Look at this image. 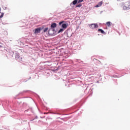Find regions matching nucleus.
Wrapping results in <instances>:
<instances>
[{
	"mask_svg": "<svg viewBox=\"0 0 130 130\" xmlns=\"http://www.w3.org/2000/svg\"><path fill=\"white\" fill-rule=\"evenodd\" d=\"M117 2H119V1H120V0H117Z\"/></svg>",
	"mask_w": 130,
	"mask_h": 130,
	"instance_id": "nucleus-17",
	"label": "nucleus"
},
{
	"mask_svg": "<svg viewBox=\"0 0 130 130\" xmlns=\"http://www.w3.org/2000/svg\"><path fill=\"white\" fill-rule=\"evenodd\" d=\"M4 13H2L1 15L0 16V19H2L4 17Z\"/></svg>",
	"mask_w": 130,
	"mask_h": 130,
	"instance_id": "nucleus-13",
	"label": "nucleus"
},
{
	"mask_svg": "<svg viewBox=\"0 0 130 130\" xmlns=\"http://www.w3.org/2000/svg\"><path fill=\"white\" fill-rule=\"evenodd\" d=\"M111 23L110 22H107V23H106V25H107V26H110V24H111Z\"/></svg>",
	"mask_w": 130,
	"mask_h": 130,
	"instance_id": "nucleus-12",
	"label": "nucleus"
},
{
	"mask_svg": "<svg viewBox=\"0 0 130 130\" xmlns=\"http://www.w3.org/2000/svg\"><path fill=\"white\" fill-rule=\"evenodd\" d=\"M61 26L63 29H67V28L68 27V25L66 23H63Z\"/></svg>",
	"mask_w": 130,
	"mask_h": 130,
	"instance_id": "nucleus-6",
	"label": "nucleus"
},
{
	"mask_svg": "<svg viewBox=\"0 0 130 130\" xmlns=\"http://www.w3.org/2000/svg\"><path fill=\"white\" fill-rule=\"evenodd\" d=\"M122 1H124V0H122Z\"/></svg>",
	"mask_w": 130,
	"mask_h": 130,
	"instance_id": "nucleus-19",
	"label": "nucleus"
},
{
	"mask_svg": "<svg viewBox=\"0 0 130 130\" xmlns=\"http://www.w3.org/2000/svg\"><path fill=\"white\" fill-rule=\"evenodd\" d=\"M82 7V5L81 4H79L78 5L76 6V8H81Z\"/></svg>",
	"mask_w": 130,
	"mask_h": 130,
	"instance_id": "nucleus-10",
	"label": "nucleus"
},
{
	"mask_svg": "<svg viewBox=\"0 0 130 130\" xmlns=\"http://www.w3.org/2000/svg\"><path fill=\"white\" fill-rule=\"evenodd\" d=\"M103 4V1L100 2L97 5L95 6V8H99Z\"/></svg>",
	"mask_w": 130,
	"mask_h": 130,
	"instance_id": "nucleus-4",
	"label": "nucleus"
},
{
	"mask_svg": "<svg viewBox=\"0 0 130 130\" xmlns=\"http://www.w3.org/2000/svg\"><path fill=\"white\" fill-rule=\"evenodd\" d=\"M98 31H99V32H101V33H102V34H105V32L102 29H99Z\"/></svg>",
	"mask_w": 130,
	"mask_h": 130,
	"instance_id": "nucleus-7",
	"label": "nucleus"
},
{
	"mask_svg": "<svg viewBox=\"0 0 130 130\" xmlns=\"http://www.w3.org/2000/svg\"><path fill=\"white\" fill-rule=\"evenodd\" d=\"M47 31H48V27L45 28L44 30V33H45V32H47Z\"/></svg>",
	"mask_w": 130,
	"mask_h": 130,
	"instance_id": "nucleus-11",
	"label": "nucleus"
},
{
	"mask_svg": "<svg viewBox=\"0 0 130 130\" xmlns=\"http://www.w3.org/2000/svg\"><path fill=\"white\" fill-rule=\"evenodd\" d=\"M0 13H1V8H0Z\"/></svg>",
	"mask_w": 130,
	"mask_h": 130,
	"instance_id": "nucleus-18",
	"label": "nucleus"
},
{
	"mask_svg": "<svg viewBox=\"0 0 130 130\" xmlns=\"http://www.w3.org/2000/svg\"><path fill=\"white\" fill-rule=\"evenodd\" d=\"M94 60H97V59H96V58H94V59H93V61H94Z\"/></svg>",
	"mask_w": 130,
	"mask_h": 130,
	"instance_id": "nucleus-16",
	"label": "nucleus"
},
{
	"mask_svg": "<svg viewBox=\"0 0 130 130\" xmlns=\"http://www.w3.org/2000/svg\"><path fill=\"white\" fill-rule=\"evenodd\" d=\"M63 22L64 21H61L59 23V25H61V24H62V23H63Z\"/></svg>",
	"mask_w": 130,
	"mask_h": 130,
	"instance_id": "nucleus-15",
	"label": "nucleus"
},
{
	"mask_svg": "<svg viewBox=\"0 0 130 130\" xmlns=\"http://www.w3.org/2000/svg\"><path fill=\"white\" fill-rule=\"evenodd\" d=\"M121 7H122L123 10H129L130 9V5H124V3H122L121 4Z\"/></svg>",
	"mask_w": 130,
	"mask_h": 130,
	"instance_id": "nucleus-2",
	"label": "nucleus"
},
{
	"mask_svg": "<svg viewBox=\"0 0 130 130\" xmlns=\"http://www.w3.org/2000/svg\"><path fill=\"white\" fill-rule=\"evenodd\" d=\"M63 31H64V29L63 28H61L59 30L58 33H61V32H63Z\"/></svg>",
	"mask_w": 130,
	"mask_h": 130,
	"instance_id": "nucleus-9",
	"label": "nucleus"
},
{
	"mask_svg": "<svg viewBox=\"0 0 130 130\" xmlns=\"http://www.w3.org/2000/svg\"><path fill=\"white\" fill-rule=\"evenodd\" d=\"M40 31H41V28H36L35 29V34H37L38 33H40Z\"/></svg>",
	"mask_w": 130,
	"mask_h": 130,
	"instance_id": "nucleus-5",
	"label": "nucleus"
},
{
	"mask_svg": "<svg viewBox=\"0 0 130 130\" xmlns=\"http://www.w3.org/2000/svg\"><path fill=\"white\" fill-rule=\"evenodd\" d=\"M78 3V0H74L72 4L73 5H77V3Z\"/></svg>",
	"mask_w": 130,
	"mask_h": 130,
	"instance_id": "nucleus-8",
	"label": "nucleus"
},
{
	"mask_svg": "<svg viewBox=\"0 0 130 130\" xmlns=\"http://www.w3.org/2000/svg\"><path fill=\"white\" fill-rule=\"evenodd\" d=\"M57 25L55 23H53L51 25V28L49 29L48 33L49 35H53V34H54V28H56Z\"/></svg>",
	"mask_w": 130,
	"mask_h": 130,
	"instance_id": "nucleus-1",
	"label": "nucleus"
},
{
	"mask_svg": "<svg viewBox=\"0 0 130 130\" xmlns=\"http://www.w3.org/2000/svg\"><path fill=\"white\" fill-rule=\"evenodd\" d=\"M84 1V0H79V1H78V4H80V3H82V2H83Z\"/></svg>",
	"mask_w": 130,
	"mask_h": 130,
	"instance_id": "nucleus-14",
	"label": "nucleus"
},
{
	"mask_svg": "<svg viewBox=\"0 0 130 130\" xmlns=\"http://www.w3.org/2000/svg\"><path fill=\"white\" fill-rule=\"evenodd\" d=\"M90 27L92 29H95V28H98V24H91L90 25Z\"/></svg>",
	"mask_w": 130,
	"mask_h": 130,
	"instance_id": "nucleus-3",
	"label": "nucleus"
}]
</instances>
